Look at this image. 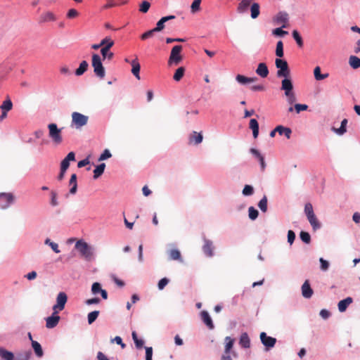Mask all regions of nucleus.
Segmentation results:
<instances>
[{"mask_svg": "<svg viewBox=\"0 0 360 360\" xmlns=\"http://www.w3.org/2000/svg\"><path fill=\"white\" fill-rule=\"evenodd\" d=\"M259 340L264 347V350L266 352H270L277 342V339L274 337L268 335L264 331L259 333Z\"/></svg>", "mask_w": 360, "mask_h": 360, "instance_id": "nucleus-5", "label": "nucleus"}, {"mask_svg": "<svg viewBox=\"0 0 360 360\" xmlns=\"http://www.w3.org/2000/svg\"><path fill=\"white\" fill-rule=\"evenodd\" d=\"M76 161V155L74 151L69 152L67 155L60 161V167L68 169L71 162Z\"/></svg>", "mask_w": 360, "mask_h": 360, "instance_id": "nucleus-18", "label": "nucleus"}, {"mask_svg": "<svg viewBox=\"0 0 360 360\" xmlns=\"http://www.w3.org/2000/svg\"><path fill=\"white\" fill-rule=\"evenodd\" d=\"M349 65L354 70L360 68V58L356 56L352 55L349 58Z\"/></svg>", "mask_w": 360, "mask_h": 360, "instance_id": "nucleus-38", "label": "nucleus"}, {"mask_svg": "<svg viewBox=\"0 0 360 360\" xmlns=\"http://www.w3.org/2000/svg\"><path fill=\"white\" fill-rule=\"evenodd\" d=\"M112 48V45H110V46H107L105 47H102L101 49V59L105 60H110L113 58L114 57V53L110 51V49Z\"/></svg>", "mask_w": 360, "mask_h": 360, "instance_id": "nucleus-24", "label": "nucleus"}, {"mask_svg": "<svg viewBox=\"0 0 360 360\" xmlns=\"http://www.w3.org/2000/svg\"><path fill=\"white\" fill-rule=\"evenodd\" d=\"M165 27V24H156V27L149 30L141 35L142 40H146L154 36L155 33L161 32Z\"/></svg>", "mask_w": 360, "mask_h": 360, "instance_id": "nucleus-16", "label": "nucleus"}, {"mask_svg": "<svg viewBox=\"0 0 360 360\" xmlns=\"http://www.w3.org/2000/svg\"><path fill=\"white\" fill-rule=\"evenodd\" d=\"M235 339L230 336H226L224 339V354H231L233 357L238 356L236 351L233 350Z\"/></svg>", "mask_w": 360, "mask_h": 360, "instance_id": "nucleus-12", "label": "nucleus"}, {"mask_svg": "<svg viewBox=\"0 0 360 360\" xmlns=\"http://www.w3.org/2000/svg\"><path fill=\"white\" fill-rule=\"evenodd\" d=\"M91 65L95 75L101 79H103L105 76V69L103 65L101 57L98 53L92 54Z\"/></svg>", "mask_w": 360, "mask_h": 360, "instance_id": "nucleus-3", "label": "nucleus"}, {"mask_svg": "<svg viewBox=\"0 0 360 360\" xmlns=\"http://www.w3.org/2000/svg\"><path fill=\"white\" fill-rule=\"evenodd\" d=\"M320 269L322 271H327L330 267V262L323 257L319 258Z\"/></svg>", "mask_w": 360, "mask_h": 360, "instance_id": "nucleus-54", "label": "nucleus"}, {"mask_svg": "<svg viewBox=\"0 0 360 360\" xmlns=\"http://www.w3.org/2000/svg\"><path fill=\"white\" fill-rule=\"evenodd\" d=\"M200 314L202 323L207 327L208 329L213 330L214 328V324L209 312L206 310H202Z\"/></svg>", "mask_w": 360, "mask_h": 360, "instance_id": "nucleus-17", "label": "nucleus"}, {"mask_svg": "<svg viewBox=\"0 0 360 360\" xmlns=\"http://www.w3.org/2000/svg\"><path fill=\"white\" fill-rule=\"evenodd\" d=\"M75 248L86 261L91 260L94 248L91 245L83 239H80L76 242Z\"/></svg>", "mask_w": 360, "mask_h": 360, "instance_id": "nucleus-2", "label": "nucleus"}, {"mask_svg": "<svg viewBox=\"0 0 360 360\" xmlns=\"http://www.w3.org/2000/svg\"><path fill=\"white\" fill-rule=\"evenodd\" d=\"M204 244L202 247V250L204 255L207 257H212L214 255V247L213 245V242L203 236L202 238Z\"/></svg>", "mask_w": 360, "mask_h": 360, "instance_id": "nucleus-11", "label": "nucleus"}, {"mask_svg": "<svg viewBox=\"0 0 360 360\" xmlns=\"http://www.w3.org/2000/svg\"><path fill=\"white\" fill-rule=\"evenodd\" d=\"M255 193V188L252 185L245 184L242 190V195L244 197L252 196Z\"/></svg>", "mask_w": 360, "mask_h": 360, "instance_id": "nucleus-41", "label": "nucleus"}, {"mask_svg": "<svg viewBox=\"0 0 360 360\" xmlns=\"http://www.w3.org/2000/svg\"><path fill=\"white\" fill-rule=\"evenodd\" d=\"M112 157V153L110 151L109 149H105L101 153V155L98 157V161H103L105 160H108Z\"/></svg>", "mask_w": 360, "mask_h": 360, "instance_id": "nucleus-56", "label": "nucleus"}, {"mask_svg": "<svg viewBox=\"0 0 360 360\" xmlns=\"http://www.w3.org/2000/svg\"><path fill=\"white\" fill-rule=\"evenodd\" d=\"M250 4V0H242L240 3L238 4V10L240 12H243L248 9Z\"/></svg>", "mask_w": 360, "mask_h": 360, "instance_id": "nucleus-61", "label": "nucleus"}, {"mask_svg": "<svg viewBox=\"0 0 360 360\" xmlns=\"http://www.w3.org/2000/svg\"><path fill=\"white\" fill-rule=\"evenodd\" d=\"M251 18L255 19L259 15V4L258 3H253L250 6Z\"/></svg>", "mask_w": 360, "mask_h": 360, "instance_id": "nucleus-47", "label": "nucleus"}, {"mask_svg": "<svg viewBox=\"0 0 360 360\" xmlns=\"http://www.w3.org/2000/svg\"><path fill=\"white\" fill-rule=\"evenodd\" d=\"M89 63L86 60H82L79 67L75 70V75L77 77L84 75L88 70Z\"/></svg>", "mask_w": 360, "mask_h": 360, "instance_id": "nucleus-33", "label": "nucleus"}, {"mask_svg": "<svg viewBox=\"0 0 360 360\" xmlns=\"http://www.w3.org/2000/svg\"><path fill=\"white\" fill-rule=\"evenodd\" d=\"M296 238L295 232L291 229L288 231L287 233V242L291 246L295 242Z\"/></svg>", "mask_w": 360, "mask_h": 360, "instance_id": "nucleus-55", "label": "nucleus"}, {"mask_svg": "<svg viewBox=\"0 0 360 360\" xmlns=\"http://www.w3.org/2000/svg\"><path fill=\"white\" fill-rule=\"evenodd\" d=\"M32 349L34 351L35 356L37 358H41L44 355V349L41 345V344L37 341H32L31 344Z\"/></svg>", "mask_w": 360, "mask_h": 360, "instance_id": "nucleus-23", "label": "nucleus"}, {"mask_svg": "<svg viewBox=\"0 0 360 360\" xmlns=\"http://www.w3.org/2000/svg\"><path fill=\"white\" fill-rule=\"evenodd\" d=\"M256 74L262 78H266L269 74L267 65L265 63H259L255 70Z\"/></svg>", "mask_w": 360, "mask_h": 360, "instance_id": "nucleus-21", "label": "nucleus"}, {"mask_svg": "<svg viewBox=\"0 0 360 360\" xmlns=\"http://www.w3.org/2000/svg\"><path fill=\"white\" fill-rule=\"evenodd\" d=\"M275 65L277 68L276 77L283 78L281 80V86L293 84L290 76V69L286 60L283 58H276Z\"/></svg>", "mask_w": 360, "mask_h": 360, "instance_id": "nucleus-1", "label": "nucleus"}, {"mask_svg": "<svg viewBox=\"0 0 360 360\" xmlns=\"http://www.w3.org/2000/svg\"><path fill=\"white\" fill-rule=\"evenodd\" d=\"M236 82L241 85L249 84V77L238 74L236 76Z\"/></svg>", "mask_w": 360, "mask_h": 360, "instance_id": "nucleus-52", "label": "nucleus"}, {"mask_svg": "<svg viewBox=\"0 0 360 360\" xmlns=\"http://www.w3.org/2000/svg\"><path fill=\"white\" fill-rule=\"evenodd\" d=\"M301 292L302 297L305 299H310L312 297L314 290L311 287L309 280L307 279L304 281L301 286Z\"/></svg>", "mask_w": 360, "mask_h": 360, "instance_id": "nucleus-13", "label": "nucleus"}, {"mask_svg": "<svg viewBox=\"0 0 360 360\" xmlns=\"http://www.w3.org/2000/svg\"><path fill=\"white\" fill-rule=\"evenodd\" d=\"M331 130L338 136H342L347 132V127L344 126H340L339 128L333 127Z\"/></svg>", "mask_w": 360, "mask_h": 360, "instance_id": "nucleus-63", "label": "nucleus"}, {"mask_svg": "<svg viewBox=\"0 0 360 360\" xmlns=\"http://www.w3.org/2000/svg\"><path fill=\"white\" fill-rule=\"evenodd\" d=\"M292 37L294 40L296 41V44L300 48H302L304 46V41L302 37L300 32L297 30H294L292 32Z\"/></svg>", "mask_w": 360, "mask_h": 360, "instance_id": "nucleus-40", "label": "nucleus"}, {"mask_svg": "<svg viewBox=\"0 0 360 360\" xmlns=\"http://www.w3.org/2000/svg\"><path fill=\"white\" fill-rule=\"evenodd\" d=\"M185 71L186 69L184 67L181 66L178 68L173 75V79L176 82L180 81L183 78Z\"/></svg>", "mask_w": 360, "mask_h": 360, "instance_id": "nucleus-43", "label": "nucleus"}, {"mask_svg": "<svg viewBox=\"0 0 360 360\" xmlns=\"http://www.w3.org/2000/svg\"><path fill=\"white\" fill-rule=\"evenodd\" d=\"M150 7V2L146 0H144L141 2V4L139 6V11L143 13H146L148 11Z\"/></svg>", "mask_w": 360, "mask_h": 360, "instance_id": "nucleus-58", "label": "nucleus"}, {"mask_svg": "<svg viewBox=\"0 0 360 360\" xmlns=\"http://www.w3.org/2000/svg\"><path fill=\"white\" fill-rule=\"evenodd\" d=\"M100 311L94 310L89 312L87 315V322L89 325L92 324L98 317Z\"/></svg>", "mask_w": 360, "mask_h": 360, "instance_id": "nucleus-49", "label": "nucleus"}, {"mask_svg": "<svg viewBox=\"0 0 360 360\" xmlns=\"http://www.w3.org/2000/svg\"><path fill=\"white\" fill-rule=\"evenodd\" d=\"M289 15L285 11H279L274 18V22H288Z\"/></svg>", "mask_w": 360, "mask_h": 360, "instance_id": "nucleus-32", "label": "nucleus"}, {"mask_svg": "<svg viewBox=\"0 0 360 360\" xmlns=\"http://www.w3.org/2000/svg\"><path fill=\"white\" fill-rule=\"evenodd\" d=\"M89 117L79 112H73L72 113L71 127H75L77 129H81L86 125Z\"/></svg>", "mask_w": 360, "mask_h": 360, "instance_id": "nucleus-7", "label": "nucleus"}, {"mask_svg": "<svg viewBox=\"0 0 360 360\" xmlns=\"http://www.w3.org/2000/svg\"><path fill=\"white\" fill-rule=\"evenodd\" d=\"M281 90L284 91V95L287 98V102L290 105H292L296 101V96L294 91L293 84H287L285 86H281Z\"/></svg>", "mask_w": 360, "mask_h": 360, "instance_id": "nucleus-9", "label": "nucleus"}, {"mask_svg": "<svg viewBox=\"0 0 360 360\" xmlns=\"http://www.w3.org/2000/svg\"><path fill=\"white\" fill-rule=\"evenodd\" d=\"M131 338L136 349H141L144 348L145 340L142 338H139L135 330L131 332Z\"/></svg>", "mask_w": 360, "mask_h": 360, "instance_id": "nucleus-25", "label": "nucleus"}, {"mask_svg": "<svg viewBox=\"0 0 360 360\" xmlns=\"http://www.w3.org/2000/svg\"><path fill=\"white\" fill-rule=\"evenodd\" d=\"M60 320L59 315L51 314L45 318L46 327L49 329L54 328L57 326Z\"/></svg>", "mask_w": 360, "mask_h": 360, "instance_id": "nucleus-19", "label": "nucleus"}, {"mask_svg": "<svg viewBox=\"0 0 360 360\" xmlns=\"http://www.w3.org/2000/svg\"><path fill=\"white\" fill-rule=\"evenodd\" d=\"M203 140V136L202 132H197L195 131H193L190 135H189V141L190 143L193 142L195 145H198L202 142Z\"/></svg>", "mask_w": 360, "mask_h": 360, "instance_id": "nucleus-27", "label": "nucleus"}, {"mask_svg": "<svg viewBox=\"0 0 360 360\" xmlns=\"http://www.w3.org/2000/svg\"><path fill=\"white\" fill-rule=\"evenodd\" d=\"M290 24H281V27L274 28L271 30V34L278 38H283L288 34V32L284 30V28H288Z\"/></svg>", "mask_w": 360, "mask_h": 360, "instance_id": "nucleus-20", "label": "nucleus"}, {"mask_svg": "<svg viewBox=\"0 0 360 360\" xmlns=\"http://www.w3.org/2000/svg\"><path fill=\"white\" fill-rule=\"evenodd\" d=\"M257 206L263 213H265L267 212L268 199L265 195L259 200V201L258 202Z\"/></svg>", "mask_w": 360, "mask_h": 360, "instance_id": "nucleus-39", "label": "nucleus"}, {"mask_svg": "<svg viewBox=\"0 0 360 360\" xmlns=\"http://www.w3.org/2000/svg\"><path fill=\"white\" fill-rule=\"evenodd\" d=\"M307 220L309 221L310 225L312 227V229L316 231L321 228V223L319 221V220L317 219L316 214H313L311 216H308L307 217Z\"/></svg>", "mask_w": 360, "mask_h": 360, "instance_id": "nucleus-28", "label": "nucleus"}, {"mask_svg": "<svg viewBox=\"0 0 360 360\" xmlns=\"http://www.w3.org/2000/svg\"><path fill=\"white\" fill-rule=\"evenodd\" d=\"M300 240L304 243V244H309L311 241V237L309 232L306 231H301L299 234Z\"/></svg>", "mask_w": 360, "mask_h": 360, "instance_id": "nucleus-45", "label": "nucleus"}, {"mask_svg": "<svg viewBox=\"0 0 360 360\" xmlns=\"http://www.w3.org/2000/svg\"><path fill=\"white\" fill-rule=\"evenodd\" d=\"M184 20V17L179 15H169L166 16L162 17L157 22H167L169 20Z\"/></svg>", "mask_w": 360, "mask_h": 360, "instance_id": "nucleus-42", "label": "nucleus"}, {"mask_svg": "<svg viewBox=\"0 0 360 360\" xmlns=\"http://www.w3.org/2000/svg\"><path fill=\"white\" fill-rule=\"evenodd\" d=\"M276 131L280 136H285L288 139H290L292 134V129L290 127L283 125H277Z\"/></svg>", "mask_w": 360, "mask_h": 360, "instance_id": "nucleus-29", "label": "nucleus"}, {"mask_svg": "<svg viewBox=\"0 0 360 360\" xmlns=\"http://www.w3.org/2000/svg\"><path fill=\"white\" fill-rule=\"evenodd\" d=\"M167 255H168L167 259L169 261H176L180 263L184 262V259L182 257L181 251L176 248H172L171 250H168Z\"/></svg>", "mask_w": 360, "mask_h": 360, "instance_id": "nucleus-14", "label": "nucleus"}, {"mask_svg": "<svg viewBox=\"0 0 360 360\" xmlns=\"http://www.w3.org/2000/svg\"><path fill=\"white\" fill-rule=\"evenodd\" d=\"M15 202V195L11 192L0 193V209L6 210Z\"/></svg>", "mask_w": 360, "mask_h": 360, "instance_id": "nucleus-8", "label": "nucleus"}, {"mask_svg": "<svg viewBox=\"0 0 360 360\" xmlns=\"http://www.w3.org/2000/svg\"><path fill=\"white\" fill-rule=\"evenodd\" d=\"M250 153L257 160L259 164L260 170L264 172L266 167V163L265 161V157L261 153V152L255 148H250L249 150Z\"/></svg>", "mask_w": 360, "mask_h": 360, "instance_id": "nucleus-10", "label": "nucleus"}, {"mask_svg": "<svg viewBox=\"0 0 360 360\" xmlns=\"http://www.w3.org/2000/svg\"><path fill=\"white\" fill-rule=\"evenodd\" d=\"M68 295L65 292H59L56 296V304L60 305L62 309H65V304L68 302Z\"/></svg>", "mask_w": 360, "mask_h": 360, "instance_id": "nucleus-31", "label": "nucleus"}, {"mask_svg": "<svg viewBox=\"0 0 360 360\" xmlns=\"http://www.w3.org/2000/svg\"><path fill=\"white\" fill-rule=\"evenodd\" d=\"M102 285L99 282H94L91 285V294L94 295H97L98 294L101 293V291L103 290Z\"/></svg>", "mask_w": 360, "mask_h": 360, "instance_id": "nucleus-46", "label": "nucleus"}, {"mask_svg": "<svg viewBox=\"0 0 360 360\" xmlns=\"http://www.w3.org/2000/svg\"><path fill=\"white\" fill-rule=\"evenodd\" d=\"M44 244L49 245L55 253L60 252L58 245L56 243L53 242L50 238H46L44 240Z\"/></svg>", "mask_w": 360, "mask_h": 360, "instance_id": "nucleus-48", "label": "nucleus"}, {"mask_svg": "<svg viewBox=\"0 0 360 360\" xmlns=\"http://www.w3.org/2000/svg\"><path fill=\"white\" fill-rule=\"evenodd\" d=\"M145 360H153V349L152 347H144Z\"/></svg>", "mask_w": 360, "mask_h": 360, "instance_id": "nucleus-59", "label": "nucleus"}, {"mask_svg": "<svg viewBox=\"0 0 360 360\" xmlns=\"http://www.w3.org/2000/svg\"><path fill=\"white\" fill-rule=\"evenodd\" d=\"M47 128L49 129V136L52 141L56 145L60 144L63 141L61 132L63 128H58L57 124L53 122L49 123Z\"/></svg>", "mask_w": 360, "mask_h": 360, "instance_id": "nucleus-4", "label": "nucleus"}, {"mask_svg": "<svg viewBox=\"0 0 360 360\" xmlns=\"http://www.w3.org/2000/svg\"><path fill=\"white\" fill-rule=\"evenodd\" d=\"M182 49L181 45H175L172 47L168 60L169 65H177L182 61L183 57L181 54Z\"/></svg>", "mask_w": 360, "mask_h": 360, "instance_id": "nucleus-6", "label": "nucleus"}, {"mask_svg": "<svg viewBox=\"0 0 360 360\" xmlns=\"http://www.w3.org/2000/svg\"><path fill=\"white\" fill-rule=\"evenodd\" d=\"M354 300L352 297H347L338 303V309L340 312L343 313L346 311L348 307L353 302Z\"/></svg>", "mask_w": 360, "mask_h": 360, "instance_id": "nucleus-22", "label": "nucleus"}, {"mask_svg": "<svg viewBox=\"0 0 360 360\" xmlns=\"http://www.w3.org/2000/svg\"><path fill=\"white\" fill-rule=\"evenodd\" d=\"M321 69L320 66H316L314 69V76L316 80L321 81L329 77L328 73L322 74L321 72Z\"/></svg>", "mask_w": 360, "mask_h": 360, "instance_id": "nucleus-36", "label": "nucleus"}, {"mask_svg": "<svg viewBox=\"0 0 360 360\" xmlns=\"http://www.w3.org/2000/svg\"><path fill=\"white\" fill-rule=\"evenodd\" d=\"M331 130L338 136H342L347 132V127L344 126H340L339 128L333 127Z\"/></svg>", "mask_w": 360, "mask_h": 360, "instance_id": "nucleus-62", "label": "nucleus"}, {"mask_svg": "<svg viewBox=\"0 0 360 360\" xmlns=\"http://www.w3.org/2000/svg\"><path fill=\"white\" fill-rule=\"evenodd\" d=\"M259 216V211L254 207L250 206L248 208V217L250 220L255 221Z\"/></svg>", "mask_w": 360, "mask_h": 360, "instance_id": "nucleus-50", "label": "nucleus"}, {"mask_svg": "<svg viewBox=\"0 0 360 360\" xmlns=\"http://www.w3.org/2000/svg\"><path fill=\"white\" fill-rule=\"evenodd\" d=\"M125 62L129 63L131 65V73L137 79H140V70H141V65L139 62V60L137 58L132 60H129L128 58H125Z\"/></svg>", "mask_w": 360, "mask_h": 360, "instance_id": "nucleus-15", "label": "nucleus"}, {"mask_svg": "<svg viewBox=\"0 0 360 360\" xmlns=\"http://www.w3.org/2000/svg\"><path fill=\"white\" fill-rule=\"evenodd\" d=\"M201 0H194L191 6V11L193 13H196L200 8Z\"/></svg>", "mask_w": 360, "mask_h": 360, "instance_id": "nucleus-64", "label": "nucleus"}, {"mask_svg": "<svg viewBox=\"0 0 360 360\" xmlns=\"http://www.w3.org/2000/svg\"><path fill=\"white\" fill-rule=\"evenodd\" d=\"M239 344L244 349L250 347V339L246 332L241 334L239 339Z\"/></svg>", "mask_w": 360, "mask_h": 360, "instance_id": "nucleus-34", "label": "nucleus"}, {"mask_svg": "<svg viewBox=\"0 0 360 360\" xmlns=\"http://www.w3.org/2000/svg\"><path fill=\"white\" fill-rule=\"evenodd\" d=\"M309 106L304 103H295L294 108L297 114L300 113L302 111H305L308 109Z\"/></svg>", "mask_w": 360, "mask_h": 360, "instance_id": "nucleus-57", "label": "nucleus"}, {"mask_svg": "<svg viewBox=\"0 0 360 360\" xmlns=\"http://www.w3.org/2000/svg\"><path fill=\"white\" fill-rule=\"evenodd\" d=\"M275 54L278 57L277 58H281L284 56L283 43L281 40L276 43Z\"/></svg>", "mask_w": 360, "mask_h": 360, "instance_id": "nucleus-44", "label": "nucleus"}, {"mask_svg": "<svg viewBox=\"0 0 360 360\" xmlns=\"http://www.w3.org/2000/svg\"><path fill=\"white\" fill-rule=\"evenodd\" d=\"M304 212L307 217L315 214L314 212L313 206L310 202H307L305 204Z\"/></svg>", "mask_w": 360, "mask_h": 360, "instance_id": "nucleus-60", "label": "nucleus"}, {"mask_svg": "<svg viewBox=\"0 0 360 360\" xmlns=\"http://www.w3.org/2000/svg\"><path fill=\"white\" fill-rule=\"evenodd\" d=\"M170 279L167 277H163L158 282L157 287L159 290H163L165 288L169 283Z\"/></svg>", "mask_w": 360, "mask_h": 360, "instance_id": "nucleus-51", "label": "nucleus"}, {"mask_svg": "<svg viewBox=\"0 0 360 360\" xmlns=\"http://www.w3.org/2000/svg\"><path fill=\"white\" fill-rule=\"evenodd\" d=\"M13 106V102L9 96H7L6 98L3 101L2 104L0 105L1 110H4L6 112H9L12 110Z\"/></svg>", "mask_w": 360, "mask_h": 360, "instance_id": "nucleus-37", "label": "nucleus"}, {"mask_svg": "<svg viewBox=\"0 0 360 360\" xmlns=\"http://www.w3.org/2000/svg\"><path fill=\"white\" fill-rule=\"evenodd\" d=\"M105 164L103 163V162H101L97 165L95 166V168L93 171L94 172V176H93V178L94 179H98L105 172Z\"/></svg>", "mask_w": 360, "mask_h": 360, "instance_id": "nucleus-35", "label": "nucleus"}, {"mask_svg": "<svg viewBox=\"0 0 360 360\" xmlns=\"http://www.w3.org/2000/svg\"><path fill=\"white\" fill-rule=\"evenodd\" d=\"M51 199H50V205L51 207H56L58 205L59 202L58 201V195L57 193L54 191H51L50 193Z\"/></svg>", "mask_w": 360, "mask_h": 360, "instance_id": "nucleus-53", "label": "nucleus"}, {"mask_svg": "<svg viewBox=\"0 0 360 360\" xmlns=\"http://www.w3.org/2000/svg\"><path fill=\"white\" fill-rule=\"evenodd\" d=\"M0 360H14V352L0 346Z\"/></svg>", "mask_w": 360, "mask_h": 360, "instance_id": "nucleus-26", "label": "nucleus"}, {"mask_svg": "<svg viewBox=\"0 0 360 360\" xmlns=\"http://www.w3.org/2000/svg\"><path fill=\"white\" fill-rule=\"evenodd\" d=\"M32 356L31 350H25L14 353V360H30Z\"/></svg>", "mask_w": 360, "mask_h": 360, "instance_id": "nucleus-30", "label": "nucleus"}]
</instances>
